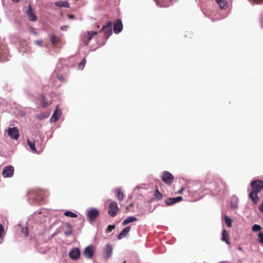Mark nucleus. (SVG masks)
<instances>
[{"mask_svg":"<svg viewBox=\"0 0 263 263\" xmlns=\"http://www.w3.org/2000/svg\"><path fill=\"white\" fill-rule=\"evenodd\" d=\"M87 215L90 222L95 221L99 215V211L96 208H91L88 209L87 210Z\"/></svg>","mask_w":263,"mask_h":263,"instance_id":"1","label":"nucleus"},{"mask_svg":"<svg viewBox=\"0 0 263 263\" xmlns=\"http://www.w3.org/2000/svg\"><path fill=\"white\" fill-rule=\"evenodd\" d=\"M119 211V208L116 202H111L108 206V214L111 217H115Z\"/></svg>","mask_w":263,"mask_h":263,"instance_id":"2","label":"nucleus"},{"mask_svg":"<svg viewBox=\"0 0 263 263\" xmlns=\"http://www.w3.org/2000/svg\"><path fill=\"white\" fill-rule=\"evenodd\" d=\"M253 191L256 193L259 192L263 189V181L260 180H255L251 183Z\"/></svg>","mask_w":263,"mask_h":263,"instance_id":"3","label":"nucleus"},{"mask_svg":"<svg viewBox=\"0 0 263 263\" xmlns=\"http://www.w3.org/2000/svg\"><path fill=\"white\" fill-rule=\"evenodd\" d=\"M14 167L12 165L5 166L2 172V175L4 178H10L14 174Z\"/></svg>","mask_w":263,"mask_h":263,"instance_id":"4","label":"nucleus"},{"mask_svg":"<svg viewBox=\"0 0 263 263\" xmlns=\"http://www.w3.org/2000/svg\"><path fill=\"white\" fill-rule=\"evenodd\" d=\"M112 23L111 21H109L107 24L104 25L102 29L100 30V32H104L106 34V38L107 39L108 37L112 34Z\"/></svg>","mask_w":263,"mask_h":263,"instance_id":"5","label":"nucleus"},{"mask_svg":"<svg viewBox=\"0 0 263 263\" xmlns=\"http://www.w3.org/2000/svg\"><path fill=\"white\" fill-rule=\"evenodd\" d=\"M7 49L5 45L0 44V62L8 61Z\"/></svg>","mask_w":263,"mask_h":263,"instance_id":"6","label":"nucleus"},{"mask_svg":"<svg viewBox=\"0 0 263 263\" xmlns=\"http://www.w3.org/2000/svg\"><path fill=\"white\" fill-rule=\"evenodd\" d=\"M162 180L167 184L170 185L174 180L173 175L167 171H164L161 177Z\"/></svg>","mask_w":263,"mask_h":263,"instance_id":"7","label":"nucleus"},{"mask_svg":"<svg viewBox=\"0 0 263 263\" xmlns=\"http://www.w3.org/2000/svg\"><path fill=\"white\" fill-rule=\"evenodd\" d=\"M9 136L12 139L17 140L20 136L19 130L16 127L9 128L8 130Z\"/></svg>","mask_w":263,"mask_h":263,"instance_id":"8","label":"nucleus"},{"mask_svg":"<svg viewBox=\"0 0 263 263\" xmlns=\"http://www.w3.org/2000/svg\"><path fill=\"white\" fill-rule=\"evenodd\" d=\"M85 257L88 259L91 258L94 254V248L92 245H89L86 247L83 252Z\"/></svg>","mask_w":263,"mask_h":263,"instance_id":"9","label":"nucleus"},{"mask_svg":"<svg viewBox=\"0 0 263 263\" xmlns=\"http://www.w3.org/2000/svg\"><path fill=\"white\" fill-rule=\"evenodd\" d=\"M40 192L38 191L32 190L28 192V194L29 196V198L28 200L31 204H34L35 203L33 201V198L35 197H39Z\"/></svg>","mask_w":263,"mask_h":263,"instance_id":"10","label":"nucleus"},{"mask_svg":"<svg viewBox=\"0 0 263 263\" xmlns=\"http://www.w3.org/2000/svg\"><path fill=\"white\" fill-rule=\"evenodd\" d=\"M81 255V252L79 248H73L69 253V257L73 260L78 259Z\"/></svg>","mask_w":263,"mask_h":263,"instance_id":"11","label":"nucleus"},{"mask_svg":"<svg viewBox=\"0 0 263 263\" xmlns=\"http://www.w3.org/2000/svg\"><path fill=\"white\" fill-rule=\"evenodd\" d=\"M123 29V24L122 21L120 19L117 20L114 24V31L116 34L121 32Z\"/></svg>","mask_w":263,"mask_h":263,"instance_id":"12","label":"nucleus"},{"mask_svg":"<svg viewBox=\"0 0 263 263\" xmlns=\"http://www.w3.org/2000/svg\"><path fill=\"white\" fill-rule=\"evenodd\" d=\"M182 200L181 196H178L174 198H168L165 200V203L167 205H171L174 203L179 202Z\"/></svg>","mask_w":263,"mask_h":263,"instance_id":"13","label":"nucleus"},{"mask_svg":"<svg viewBox=\"0 0 263 263\" xmlns=\"http://www.w3.org/2000/svg\"><path fill=\"white\" fill-rule=\"evenodd\" d=\"M26 13L28 16L29 20L31 21H36L37 20V17L35 15L32 9V7L30 5H28V8L27 10Z\"/></svg>","mask_w":263,"mask_h":263,"instance_id":"14","label":"nucleus"},{"mask_svg":"<svg viewBox=\"0 0 263 263\" xmlns=\"http://www.w3.org/2000/svg\"><path fill=\"white\" fill-rule=\"evenodd\" d=\"M104 253L105 254L104 258L105 259H108L110 257L112 252V247L111 246L107 243L106 245V248L104 250Z\"/></svg>","mask_w":263,"mask_h":263,"instance_id":"15","label":"nucleus"},{"mask_svg":"<svg viewBox=\"0 0 263 263\" xmlns=\"http://www.w3.org/2000/svg\"><path fill=\"white\" fill-rule=\"evenodd\" d=\"M131 229V227L130 226L126 227L124 229L122 230V231L118 235L117 238L118 239H121L123 237H125Z\"/></svg>","mask_w":263,"mask_h":263,"instance_id":"16","label":"nucleus"},{"mask_svg":"<svg viewBox=\"0 0 263 263\" xmlns=\"http://www.w3.org/2000/svg\"><path fill=\"white\" fill-rule=\"evenodd\" d=\"M61 114V111L60 110H58L57 108L55 110L52 116L51 117V118L50 119V122L51 123H53V122H55V121H57L59 119V118Z\"/></svg>","mask_w":263,"mask_h":263,"instance_id":"17","label":"nucleus"},{"mask_svg":"<svg viewBox=\"0 0 263 263\" xmlns=\"http://www.w3.org/2000/svg\"><path fill=\"white\" fill-rule=\"evenodd\" d=\"M238 199L237 197L233 196L232 198L231 209L236 210L238 209Z\"/></svg>","mask_w":263,"mask_h":263,"instance_id":"18","label":"nucleus"},{"mask_svg":"<svg viewBox=\"0 0 263 263\" xmlns=\"http://www.w3.org/2000/svg\"><path fill=\"white\" fill-rule=\"evenodd\" d=\"M54 5L60 7L69 8V5L67 1H59L55 2Z\"/></svg>","mask_w":263,"mask_h":263,"instance_id":"19","label":"nucleus"},{"mask_svg":"<svg viewBox=\"0 0 263 263\" xmlns=\"http://www.w3.org/2000/svg\"><path fill=\"white\" fill-rule=\"evenodd\" d=\"M137 220V218L136 217L134 216H129L123 220L122 224V226H125L130 222H132Z\"/></svg>","mask_w":263,"mask_h":263,"instance_id":"20","label":"nucleus"},{"mask_svg":"<svg viewBox=\"0 0 263 263\" xmlns=\"http://www.w3.org/2000/svg\"><path fill=\"white\" fill-rule=\"evenodd\" d=\"M249 197L252 199L254 203H257L259 200V197L257 196V193H255L254 191H252L249 193Z\"/></svg>","mask_w":263,"mask_h":263,"instance_id":"21","label":"nucleus"},{"mask_svg":"<svg viewBox=\"0 0 263 263\" xmlns=\"http://www.w3.org/2000/svg\"><path fill=\"white\" fill-rule=\"evenodd\" d=\"M221 240L224 241L228 245H229L230 243L226 230H222Z\"/></svg>","mask_w":263,"mask_h":263,"instance_id":"22","label":"nucleus"},{"mask_svg":"<svg viewBox=\"0 0 263 263\" xmlns=\"http://www.w3.org/2000/svg\"><path fill=\"white\" fill-rule=\"evenodd\" d=\"M66 227L67 230L64 232V234L66 236H70L72 233V229L71 225L69 223H66Z\"/></svg>","mask_w":263,"mask_h":263,"instance_id":"23","label":"nucleus"},{"mask_svg":"<svg viewBox=\"0 0 263 263\" xmlns=\"http://www.w3.org/2000/svg\"><path fill=\"white\" fill-rule=\"evenodd\" d=\"M117 195L116 196L118 198V199L121 201L124 199V196L123 193H122L121 190L120 189H117Z\"/></svg>","mask_w":263,"mask_h":263,"instance_id":"24","label":"nucleus"},{"mask_svg":"<svg viewBox=\"0 0 263 263\" xmlns=\"http://www.w3.org/2000/svg\"><path fill=\"white\" fill-rule=\"evenodd\" d=\"M27 143L31 150H32L34 152H36V149L35 147V142L34 141H31L30 139H28Z\"/></svg>","mask_w":263,"mask_h":263,"instance_id":"25","label":"nucleus"},{"mask_svg":"<svg viewBox=\"0 0 263 263\" xmlns=\"http://www.w3.org/2000/svg\"><path fill=\"white\" fill-rule=\"evenodd\" d=\"M224 221L227 226L230 228L232 226V219L227 216L224 217Z\"/></svg>","mask_w":263,"mask_h":263,"instance_id":"26","label":"nucleus"},{"mask_svg":"<svg viewBox=\"0 0 263 263\" xmlns=\"http://www.w3.org/2000/svg\"><path fill=\"white\" fill-rule=\"evenodd\" d=\"M64 215L66 216L73 217V218H75V217H77V215L76 213H74L71 211H67L66 212H65L64 213Z\"/></svg>","mask_w":263,"mask_h":263,"instance_id":"27","label":"nucleus"},{"mask_svg":"<svg viewBox=\"0 0 263 263\" xmlns=\"http://www.w3.org/2000/svg\"><path fill=\"white\" fill-rule=\"evenodd\" d=\"M155 196L157 200H159L162 199V195L159 191L158 189H156L155 191Z\"/></svg>","mask_w":263,"mask_h":263,"instance_id":"28","label":"nucleus"},{"mask_svg":"<svg viewBox=\"0 0 263 263\" xmlns=\"http://www.w3.org/2000/svg\"><path fill=\"white\" fill-rule=\"evenodd\" d=\"M261 227L260 225L258 224H254L252 228V230L253 232H257L261 230Z\"/></svg>","mask_w":263,"mask_h":263,"instance_id":"29","label":"nucleus"},{"mask_svg":"<svg viewBox=\"0 0 263 263\" xmlns=\"http://www.w3.org/2000/svg\"><path fill=\"white\" fill-rule=\"evenodd\" d=\"M216 2L218 4L221 9H223L226 6V2L224 0H216Z\"/></svg>","mask_w":263,"mask_h":263,"instance_id":"30","label":"nucleus"},{"mask_svg":"<svg viewBox=\"0 0 263 263\" xmlns=\"http://www.w3.org/2000/svg\"><path fill=\"white\" fill-rule=\"evenodd\" d=\"M97 34V32L93 31H87L88 34V40H90L94 35Z\"/></svg>","mask_w":263,"mask_h":263,"instance_id":"31","label":"nucleus"},{"mask_svg":"<svg viewBox=\"0 0 263 263\" xmlns=\"http://www.w3.org/2000/svg\"><path fill=\"white\" fill-rule=\"evenodd\" d=\"M86 60L85 58H84L82 61L79 63V67L81 70L83 69L86 64Z\"/></svg>","mask_w":263,"mask_h":263,"instance_id":"32","label":"nucleus"},{"mask_svg":"<svg viewBox=\"0 0 263 263\" xmlns=\"http://www.w3.org/2000/svg\"><path fill=\"white\" fill-rule=\"evenodd\" d=\"M51 42L53 44H55L57 43V42H58L57 37L54 34H52L51 35Z\"/></svg>","mask_w":263,"mask_h":263,"instance_id":"33","label":"nucleus"},{"mask_svg":"<svg viewBox=\"0 0 263 263\" xmlns=\"http://www.w3.org/2000/svg\"><path fill=\"white\" fill-rule=\"evenodd\" d=\"M258 237L259 238L258 241L263 246V233L261 232H259L258 234Z\"/></svg>","mask_w":263,"mask_h":263,"instance_id":"34","label":"nucleus"},{"mask_svg":"<svg viewBox=\"0 0 263 263\" xmlns=\"http://www.w3.org/2000/svg\"><path fill=\"white\" fill-rule=\"evenodd\" d=\"M115 226L114 224L109 225L106 230V233H110L115 229Z\"/></svg>","mask_w":263,"mask_h":263,"instance_id":"35","label":"nucleus"},{"mask_svg":"<svg viewBox=\"0 0 263 263\" xmlns=\"http://www.w3.org/2000/svg\"><path fill=\"white\" fill-rule=\"evenodd\" d=\"M156 3V4L157 6L159 5L160 7H167L168 6V5H166V4H160L159 3V1H162V0H154Z\"/></svg>","mask_w":263,"mask_h":263,"instance_id":"36","label":"nucleus"},{"mask_svg":"<svg viewBox=\"0 0 263 263\" xmlns=\"http://www.w3.org/2000/svg\"><path fill=\"white\" fill-rule=\"evenodd\" d=\"M35 44L37 45H38L40 47H43V41L41 40H39L34 41Z\"/></svg>","mask_w":263,"mask_h":263,"instance_id":"37","label":"nucleus"},{"mask_svg":"<svg viewBox=\"0 0 263 263\" xmlns=\"http://www.w3.org/2000/svg\"><path fill=\"white\" fill-rule=\"evenodd\" d=\"M252 4H262L263 3V0H248Z\"/></svg>","mask_w":263,"mask_h":263,"instance_id":"38","label":"nucleus"},{"mask_svg":"<svg viewBox=\"0 0 263 263\" xmlns=\"http://www.w3.org/2000/svg\"><path fill=\"white\" fill-rule=\"evenodd\" d=\"M22 232L25 234V235L26 237H28V236L29 233H28L27 228H23L22 229Z\"/></svg>","mask_w":263,"mask_h":263,"instance_id":"39","label":"nucleus"},{"mask_svg":"<svg viewBox=\"0 0 263 263\" xmlns=\"http://www.w3.org/2000/svg\"><path fill=\"white\" fill-rule=\"evenodd\" d=\"M42 100L43 102L45 104L43 107H45L47 105V99L45 97L42 96Z\"/></svg>","mask_w":263,"mask_h":263,"instance_id":"40","label":"nucleus"},{"mask_svg":"<svg viewBox=\"0 0 263 263\" xmlns=\"http://www.w3.org/2000/svg\"><path fill=\"white\" fill-rule=\"evenodd\" d=\"M68 28V26L67 25H63V26H62L61 27H60V29L61 30H67V28Z\"/></svg>","mask_w":263,"mask_h":263,"instance_id":"41","label":"nucleus"},{"mask_svg":"<svg viewBox=\"0 0 263 263\" xmlns=\"http://www.w3.org/2000/svg\"><path fill=\"white\" fill-rule=\"evenodd\" d=\"M4 227L3 226V225L0 224V237H1L2 234L3 232L4 231Z\"/></svg>","mask_w":263,"mask_h":263,"instance_id":"42","label":"nucleus"},{"mask_svg":"<svg viewBox=\"0 0 263 263\" xmlns=\"http://www.w3.org/2000/svg\"><path fill=\"white\" fill-rule=\"evenodd\" d=\"M67 17L70 19H72V20L75 19V16L72 14H68Z\"/></svg>","mask_w":263,"mask_h":263,"instance_id":"43","label":"nucleus"},{"mask_svg":"<svg viewBox=\"0 0 263 263\" xmlns=\"http://www.w3.org/2000/svg\"><path fill=\"white\" fill-rule=\"evenodd\" d=\"M58 78L59 80H60L61 81L63 82L64 81V77H63V76L61 75V76H58Z\"/></svg>","mask_w":263,"mask_h":263,"instance_id":"44","label":"nucleus"},{"mask_svg":"<svg viewBox=\"0 0 263 263\" xmlns=\"http://www.w3.org/2000/svg\"><path fill=\"white\" fill-rule=\"evenodd\" d=\"M31 32L34 34H37V32H36V31L34 30V29H32L31 30Z\"/></svg>","mask_w":263,"mask_h":263,"instance_id":"45","label":"nucleus"},{"mask_svg":"<svg viewBox=\"0 0 263 263\" xmlns=\"http://www.w3.org/2000/svg\"><path fill=\"white\" fill-rule=\"evenodd\" d=\"M183 190H184V188L182 187L179 191H178V193L181 194L182 193V191H183Z\"/></svg>","mask_w":263,"mask_h":263,"instance_id":"46","label":"nucleus"},{"mask_svg":"<svg viewBox=\"0 0 263 263\" xmlns=\"http://www.w3.org/2000/svg\"><path fill=\"white\" fill-rule=\"evenodd\" d=\"M20 0H12V1L14 2H18Z\"/></svg>","mask_w":263,"mask_h":263,"instance_id":"47","label":"nucleus"},{"mask_svg":"<svg viewBox=\"0 0 263 263\" xmlns=\"http://www.w3.org/2000/svg\"><path fill=\"white\" fill-rule=\"evenodd\" d=\"M219 263H224V262H219Z\"/></svg>","mask_w":263,"mask_h":263,"instance_id":"48","label":"nucleus"},{"mask_svg":"<svg viewBox=\"0 0 263 263\" xmlns=\"http://www.w3.org/2000/svg\"><path fill=\"white\" fill-rule=\"evenodd\" d=\"M172 0H170V2H171Z\"/></svg>","mask_w":263,"mask_h":263,"instance_id":"49","label":"nucleus"}]
</instances>
